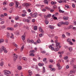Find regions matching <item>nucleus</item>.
<instances>
[{
  "label": "nucleus",
  "mask_w": 76,
  "mask_h": 76,
  "mask_svg": "<svg viewBox=\"0 0 76 76\" xmlns=\"http://www.w3.org/2000/svg\"><path fill=\"white\" fill-rule=\"evenodd\" d=\"M30 15L31 16V18H35L38 16V13H35L33 14L32 12H31L30 14Z\"/></svg>",
  "instance_id": "obj_1"
},
{
  "label": "nucleus",
  "mask_w": 76,
  "mask_h": 76,
  "mask_svg": "<svg viewBox=\"0 0 76 76\" xmlns=\"http://www.w3.org/2000/svg\"><path fill=\"white\" fill-rule=\"evenodd\" d=\"M4 75H7V74H11L10 72L7 70H4Z\"/></svg>",
  "instance_id": "obj_2"
},
{
  "label": "nucleus",
  "mask_w": 76,
  "mask_h": 76,
  "mask_svg": "<svg viewBox=\"0 0 76 76\" xmlns=\"http://www.w3.org/2000/svg\"><path fill=\"white\" fill-rule=\"evenodd\" d=\"M62 25H63V22L62 21L61 22H59L57 24L58 26V27H60Z\"/></svg>",
  "instance_id": "obj_3"
},
{
  "label": "nucleus",
  "mask_w": 76,
  "mask_h": 76,
  "mask_svg": "<svg viewBox=\"0 0 76 76\" xmlns=\"http://www.w3.org/2000/svg\"><path fill=\"white\" fill-rule=\"evenodd\" d=\"M14 56V61H16V60L17 59V58L18 57V55H17L16 54L14 53L13 54Z\"/></svg>",
  "instance_id": "obj_4"
},
{
  "label": "nucleus",
  "mask_w": 76,
  "mask_h": 76,
  "mask_svg": "<svg viewBox=\"0 0 76 76\" xmlns=\"http://www.w3.org/2000/svg\"><path fill=\"white\" fill-rule=\"evenodd\" d=\"M15 4L16 8H17L18 7V4H19V3L18 1H16L15 2Z\"/></svg>",
  "instance_id": "obj_5"
},
{
  "label": "nucleus",
  "mask_w": 76,
  "mask_h": 76,
  "mask_svg": "<svg viewBox=\"0 0 76 76\" xmlns=\"http://www.w3.org/2000/svg\"><path fill=\"white\" fill-rule=\"evenodd\" d=\"M7 30H9V31H12L13 30V28L11 27H7Z\"/></svg>",
  "instance_id": "obj_6"
},
{
  "label": "nucleus",
  "mask_w": 76,
  "mask_h": 76,
  "mask_svg": "<svg viewBox=\"0 0 76 76\" xmlns=\"http://www.w3.org/2000/svg\"><path fill=\"white\" fill-rule=\"evenodd\" d=\"M39 29L40 32H41L42 33H44V31L42 30V29L41 27H39Z\"/></svg>",
  "instance_id": "obj_7"
},
{
  "label": "nucleus",
  "mask_w": 76,
  "mask_h": 76,
  "mask_svg": "<svg viewBox=\"0 0 76 76\" xmlns=\"http://www.w3.org/2000/svg\"><path fill=\"white\" fill-rule=\"evenodd\" d=\"M23 22H27V23H29L30 22V21L29 20L27 19H24L23 20Z\"/></svg>",
  "instance_id": "obj_8"
},
{
  "label": "nucleus",
  "mask_w": 76,
  "mask_h": 76,
  "mask_svg": "<svg viewBox=\"0 0 76 76\" xmlns=\"http://www.w3.org/2000/svg\"><path fill=\"white\" fill-rule=\"evenodd\" d=\"M51 4L52 5H55V4H57V2L56 1H52L51 2Z\"/></svg>",
  "instance_id": "obj_9"
},
{
  "label": "nucleus",
  "mask_w": 76,
  "mask_h": 76,
  "mask_svg": "<svg viewBox=\"0 0 76 76\" xmlns=\"http://www.w3.org/2000/svg\"><path fill=\"white\" fill-rule=\"evenodd\" d=\"M22 39L23 40L25 39V34H24L22 36Z\"/></svg>",
  "instance_id": "obj_10"
},
{
  "label": "nucleus",
  "mask_w": 76,
  "mask_h": 76,
  "mask_svg": "<svg viewBox=\"0 0 76 76\" xmlns=\"http://www.w3.org/2000/svg\"><path fill=\"white\" fill-rule=\"evenodd\" d=\"M19 19V17L18 15H17L15 18V20H18Z\"/></svg>",
  "instance_id": "obj_11"
},
{
  "label": "nucleus",
  "mask_w": 76,
  "mask_h": 76,
  "mask_svg": "<svg viewBox=\"0 0 76 76\" xmlns=\"http://www.w3.org/2000/svg\"><path fill=\"white\" fill-rule=\"evenodd\" d=\"M59 44H60V43L57 42L56 43V47L58 48Z\"/></svg>",
  "instance_id": "obj_12"
},
{
  "label": "nucleus",
  "mask_w": 76,
  "mask_h": 76,
  "mask_svg": "<svg viewBox=\"0 0 76 76\" xmlns=\"http://www.w3.org/2000/svg\"><path fill=\"white\" fill-rule=\"evenodd\" d=\"M46 17L47 18H50L51 17V14H48L47 15H46Z\"/></svg>",
  "instance_id": "obj_13"
},
{
  "label": "nucleus",
  "mask_w": 76,
  "mask_h": 76,
  "mask_svg": "<svg viewBox=\"0 0 76 76\" xmlns=\"http://www.w3.org/2000/svg\"><path fill=\"white\" fill-rule=\"evenodd\" d=\"M63 19L64 20H67L68 19V17H64Z\"/></svg>",
  "instance_id": "obj_14"
},
{
  "label": "nucleus",
  "mask_w": 76,
  "mask_h": 76,
  "mask_svg": "<svg viewBox=\"0 0 76 76\" xmlns=\"http://www.w3.org/2000/svg\"><path fill=\"white\" fill-rule=\"evenodd\" d=\"M56 48L54 49V51H58L59 50V48L57 47H56Z\"/></svg>",
  "instance_id": "obj_15"
},
{
  "label": "nucleus",
  "mask_w": 76,
  "mask_h": 76,
  "mask_svg": "<svg viewBox=\"0 0 76 76\" xmlns=\"http://www.w3.org/2000/svg\"><path fill=\"white\" fill-rule=\"evenodd\" d=\"M6 36L7 38H9L10 37V34L8 32L7 33Z\"/></svg>",
  "instance_id": "obj_16"
},
{
  "label": "nucleus",
  "mask_w": 76,
  "mask_h": 76,
  "mask_svg": "<svg viewBox=\"0 0 76 76\" xmlns=\"http://www.w3.org/2000/svg\"><path fill=\"white\" fill-rule=\"evenodd\" d=\"M44 3L45 4H48V1L47 0H44Z\"/></svg>",
  "instance_id": "obj_17"
},
{
  "label": "nucleus",
  "mask_w": 76,
  "mask_h": 76,
  "mask_svg": "<svg viewBox=\"0 0 76 76\" xmlns=\"http://www.w3.org/2000/svg\"><path fill=\"white\" fill-rule=\"evenodd\" d=\"M19 26V23H17L15 25H14V28H16V27H18Z\"/></svg>",
  "instance_id": "obj_18"
},
{
  "label": "nucleus",
  "mask_w": 76,
  "mask_h": 76,
  "mask_svg": "<svg viewBox=\"0 0 76 76\" xmlns=\"http://www.w3.org/2000/svg\"><path fill=\"white\" fill-rule=\"evenodd\" d=\"M69 24V22L67 21H66L65 23L63 22V25H67Z\"/></svg>",
  "instance_id": "obj_19"
},
{
  "label": "nucleus",
  "mask_w": 76,
  "mask_h": 76,
  "mask_svg": "<svg viewBox=\"0 0 76 76\" xmlns=\"http://www.w3.org/2000/svg\"><path fill=\"white\" fill-rule=\"evenodd\" d=\"M74 61H73V60H72L71 61V64L72 65V66H73L74 65Z\"/></svg>",
  "instance_id": "obj_20"
},
{
  "label": "nucleus",
  "mask_w": 76,
  "mask_h": 76,
  "mask_svg": "<svg viewBox=\"0 0 76 76\" xmlns=\"http://www.w3.org/2000/svg\"><path fill=\"white\" fill-rule=\"evenodd\" d=\"M37 43V44H39L40 42H41V40H40V39H38L37 41H36Z\"/></svg>",
  "instance_id": "obj_21"
},
{
  "label": "nucleus",
  "mask_w": 76,
  "mask_h": 76,
  "mask_svg": "<svg viewBox=\"0 0 76 76\" xmlns=\"http://www.w3.org/2000/svg\"><path fill=\"white\" fill-rule=\"evenodd\" d=\"M31 5V4H28V3H26V6L27 7V6H30Z\"/></svg>",
  "instance_id": "obj_22"
},
{
  "label": "nucleus",
  "mask_w": 76,
  "mask_h": 76,
  "mask_svg": "<svg viewBox=\"0 0 76 76\" xmlns=\"http://www.w3.org/2000/svg\"><path fill=\"white\" fill-rule=\"evenodd\" d=\"M28 73L30 75H32V71H31L30 70L28 71Z\"/></svg>",
  "instance_id": "obj_23"
},
{
  "label": "nucleus",
  "mask_w": 76,
  "mask_h": 76,
  "mask_svg": "<svg viewBox=\"0 0 76 76\" xmlns=\"http://www.w3.org/2000/svg\"><path fill=\"white\" fill-rule=\"evenodd\" d=\"M49 28L51 29H54V27L51 26H49Z\"/></svg>",
  "instance_id": "obj_24"
},
{
  "label": "nucleus",
  "mask_w": 76,
  "mask_h": 76,
  "mask_svg": "<svg viewBox=\"0 0 76 76\" xmlns=\"http://www.w3.org/2000/svg\"><path fill=\"white\" fill-rule=\"evenodd\" d=\"M18 69L19 70H20L22 69V66H20L18 67Z\"/></svg>",
  "instance_id": "obj_25"
},
{
  "label": "nucleus",
  "mask_w": 76,
  "mask_h": 76,
  "mask_svg": "<svg viewBox=\"0 0 76 76\" xmlns=\"http://www.w3.org/2000/svg\"><path fill=\"white\" fill-rule=\"evenodd\" d=\"M4 39H0V44L1 43H2V42H4Z\"/></svg>",
  "instance_id": "obj_26"
},
{
  "label": "nucleus",
  "mask_w": 76,
  "mask_h": 76,
  "mask_svg": "<svg viewBox=\"0 0 76 76\" xmlns=\"http://www.w3.org/2000/svg\"><path fill=\"white\" fill-rule=\"evenodd\" d=\"M34 29L35 31H37V26H35L34 27Z\"/></svg>",
  "instance_id": "obj_27"
},
{
  "label": "nucleus",
  "mask_w": 76,
  "mask_h": 76,
  "mask_svg": "<svg viewBox=\"0 0 76 76\" xmlns=\"http://www.w3.org/2000/svg\"><path fill=\"white\" fill-rule=\"evenodd\" d=\"M43 35H44V34L43 33L39 34V37H42Z\"/></svg>",
  "instance_id": "obj_28"
},
{
  "label": "nucleus",
  "mask_w": 76,
  "mask_h": 76,
  "mask_svg": "<svg viewBox=\"0 0 76 76\" xmlns=\"http://www.w3.org/2000/svg\"><path fill=\"white\" fill-rule=\"evenodd\" d=\"M4 64V63L2 61L1 63V64H0V65L1 66H3Z\"/></svg>",
  "instance_id": "obj_29"
},
{
  "label": "nucleus",
  "mask_w": 76,
  "mask_h": 76,
  "mask_svg": "<svg viewBox=\"0 0 76 76\" xmlns=\"http://www.w3.org/2000/svg\"><path fill=\"white\" fill-rule=\"evenodd\" d=\"M38 65L39 66H44V64L39 63Z\"/></svg>",
  "instance_id": "obj_30"
},
{
  "label": "nucleus",
  "mask_w": 76,
  "mask_h": 76,
  "mask_svg": "<svg viewBox=\"0 0 76 76\" xmlns=\"http://www.w3.org/2000/svg\"><path fill=\"white\" fill-rule=\"evenodd\" d=\"M59 11L60 13H64V11H62L61 10H59Z\"/></svg>",
  "instance_id": "obj_31"
},
{
  "label": "nucleus",
  "mask_w": 76,
  "mask_h": 76,
  "mask_svg": "<svg viewBox=\"0 0 76 76\" xmlns=\"http://www.w3.org/2000/svg\"><path fill=\"white\" fill-rule=\"evenodd\" d=\"M23 60H24L25 61H27V59H26V58L25 57H23Z\"/></svg>",
  "instance_id": "obj_32"
},
{
  "label": "nucleus",
  "mask_w": 76,
  "mask_h": 76,
  "mask_svg": "<svg viewBox=\"0 0 76 76\" xmlns=\"http://www.w3.org/2000/svg\"><path fill=\"white\" fill-rule=\"evenodd\" d=\"M45 67H43V73H45Z\"/></svg>",
  "instance_id": "obj_33"
},
{
  "label": "nucleus",
  "mask_w": 76,
  "mask_h": 76,
  "mask_svg": "<svg viewBox=\"0 0 76 76\" xmlns=\"http://www.w3.org/2000/svg\"><path fill=\"white\" fill-rule=\"evenodd\" d=\"M24 48V45H23L21 47V51H23V49Z\"/></svg>",
  "instance_id": "obj_34"
},
{
  "label": "nucleus",
  "mask_w": 76,
  "mask_h": 76,
  "mask_svg": "<svg viewBox=\"0 0 76 76\" xmlns=\"http://www.w3.org/2000/svg\"><path fill=\"white\" fill-rule=\"evenodd\" d=\"M68 57H68V56H65L64 57V60H67V59L68 58Z\"/></svg>",
  "instance_id": "obj_35"
},
{
  "label": "nucleus",
  "mask_w": 76,
  "mask_h": 76,
  "mask_svg": "<svg viewBox=\"0 0 76 76\" xmlns=\"http://www.w3.org/2000/svg\"><path fill=\"white\" fill-rule=\"evenodd\" d=\"M34 40H33V39H31L30 40V43H31V44H33V43H34Z\"/></svg>",
  "instance_id": "obj_36"
},
{
  "label": "nucleus",
  "mask_w": 76,
  "mask_h": 76,
  "mask_svg": "<svg viewBox=\"0 0 76 76\" xmlns=\"http://www.w3.org/2000/svg\"><path fill=\"white\" fill-rule=\"evenodd\" d=\"M55 70L56 69L55 68H51L50 69V70H51V71H55Z\"/></svg>",
  "instance_id": "obj_37"
},
{
  "label": "nucleus",
  "mask_w": 76,
  "mask_h": 76,
  "mask_svg": "<svg viewBox=\"0 0 76 76\" xmlns=\"http://www.w3.org/2000/svg\"><path fill=\"white\" fill-rule=\"evenodd\" d=\"M45 22L46 24H47V25L48 24V23H49L48 21V20H46Z\"/></svg>",
  "instance_id": "obj_38"
},
{
  "label": "nucleus",
  "mask_w": 76,
  "mask_h": 76,
  "mask_svg": "<svg viewBox=\"0 0 76 76\" xmlns=\"http://www.w3.org/2000/svg\"><path fill=\"white\" fill-rule=\"evenodd\" d=\"M31 40H29V39H27V42H28V44H29V43H30V42Z\"/></svg>",
  "instance_id": "obj_39"
},
{
  "label": "nucleus",
  "mask_w": 76,
  "mask_h": 76,
  "mask_svg": "<svg viewBox=\"0 0 76 76\" xmlns=\"http://www.w3.org/2000/svg\"><path fill=\"white\" fill-rule=\"evenodd\" d=\"M1 28H2V29H4L6 28V26L4 25L2 26H1Z\"/></svg>",
  "instance_id": "obj_40"
},
{
  "label": "nucleus",
  "mask_w": 76,
  "mask_h": 76,
  "mask_svg": "<svg viewBox=\"0 0 76 76\" xmlns=\"http://www.w3.org/2000/svg\"><path fill=\"white\" fill-rule=\"evenodd\" d=\"M29 56H35V55L33 53H31L29 54Z\"/></svg>",
  "instance_id": "obj_41"
},
{
  "label": "nucleus",
  "mask_w": 76,
  "mask_h": 76,
  "mask_svg": "<svg viewBox=\"0 0 76 76\" xmlns=\"http://www.w3.org/2000/svg\"><path fill=\"white\" fill-rule=\"evenodd\" d=\"M69 48V51H72V47H70Z\"/></svg>",
  "instance_id": "obj_42"
},
{
  "label": "nucleus",
  "mask_w": 76,
  "mask_h": 76,
  "mask_svg": "<svg viewBox=\"0 0 76 76\" xmlns=\"http://www.w3.org/2000/svg\"><path fill=\"white\" fill-rule=\"evenodd\" d=\"M13 4H14L13 3H11L10 4V6L11 7H12V6H13Z\"/></svg>",
  "instance_id": "obj_43"
},
{
  "label": "nucleus",
  "mask_w": 76,
  "mask_h": 76,
  "mask_svg": "<svg viewBox=\"0 0 76 76\" xmlns=\"http://www.w3.org/2000/svg\"><path fill=\"white\" fill-rule=\"evenodd\" d=\"M62 38H66V36H65V35H64V34H63L62 35Z\"/></svg>",
  "instance_id": "obj_44"
},
{
  "label": "nucleus",
  "mask_w": 76,
  "mask_h": 76,
  "mask_svg": "<svg viewBox=\"0 0 76 76\" xmlns=\"http://www.w3.org/2000/svg\"><path fill=\"white\" fill-rule=\"evenodd\" d=\"M33 61H37V59H36L35 58H33Z\"/></svg>",
  "instance_id": "obj_45"
},
{
  "label": "nucleus",
  "mask_w": 76,
  "mask_h": 76,
  "mask_svg": "<svg viewBox=\"0 0 76 76\" xmlns=\"http://www.w3.org/2000/svg\"><path fill=\"white\" fill-rule=\"evenodd\" d=\"M30 53L31 52V53H35V50H30Z\"/></svg>",
  "instance_id": "obj_46"
},
{
  "label": "nucleus",
  "mask_w": 76,
  "mask_h": 76,
  "mask_svg": "<svg viewBox=\"0 0 76 76\" xmlns=\"http://www.w3.org/2000/svg\"><path fill=\"white\" fill-rule=\"evenodd\" d=\"M3 49L2 48H0V53H1L3 51Z\"/></svg>",
  "instance_id": "obj_47"
},
{
  "label": "nucleus",
  "mask_w": 76,
  "mask_h": 76,
  "mask_svg": "<svg viewBox=\"0 0 76 76\" xmlns=\"http://www.w3.org/2000/svg\"><path fill=\"white\" fill-rule=\"evenodd\" d=\"M16 34L17 35H19V31H17L16 33Z\"/></svg>",
  "instance_id": "obj_48"
},
{
  "label": "nucleus",
  "mask_w": 76,
  "mask_h": 76,
  "mask_svg": "<svg viewBox=\"0 0 76 76\" xmlns=\"http://www.w3.org/2000/svg\"><path fill=\"white\" fill-rule=\"evenodd\" d=\"M49 62L50 63H53V59H50L49 60Z\"/></svg>",
  "instance_id": "obj_49"
},
{
  "label": "nucleus",
  "mask_w": 76,
  "mask_h": 76,
  "mask_svg": "<svg viewBox=\"0 0 76 76\" xmlns=\"http://www.w3.org/2000/svg\"><path fill=\"white\" fill-rule=\"evenodd\" d=\"M58 3H61L62 1H61V0H58Z\"/></svg>",
  "instance_id": "obj_50"
},
{
  "label": "nucleus",
  "mask_w": 76,
  "mask_h": 76,
  "mask_svg": "<svg viewBox=\"0 0 76 76\" xmlns=\"http://www.w3.org/2000/svg\"><path fill=\"white\" fill-rule=\"evenodd\" d=\"M69 44H70V45H72L73 44V43H72V42H70L69 43Z\"/></svg>",
  "instance_id": "obj_51"
},
{
  "label": "nucleus",
  "mask_w": 76,
  "mask_h": 76,
  "mask_svg": "<svg viewBox=\"0 0 76 76\" xmlns=\"http://www.w3.org/2000/svg\"><path fill=\"white\" fill-rule=\"evenodd\" d=\"M58 70H60V69H62V67L60 66H58Z\"/></svg>",
  "instance_id": "obj_52"
},
{
  "label": "nucleus",
  "mask_w": 76,
  "mask_h": 76,
  "mask_svg": "<svg viewBox=\"0 0 76 76\" xmlns=\"http://www.w3.org/2000/svg\"><path fill=\"white\" fill-rule=\"evenodd\" d=\"M66 35H67V36H70V33H69L67 32L66 33Z\"/></svg>",
  "instance_id": "obj_53"
},
{
  "label": "nucleus",
  "mask_w": 76,
  "mask_h": 76,
  "mask_svg": "<svg viewBox=\"0 0 76 76\" xmlns=\"http://www.w3.org/2000/svg\"><path fill=\"white\" fill-rule=\"evenodd\" d=\"M10 38H12V39H15V37L14 36H11L10 37Z\"/></svg>",
  "instance_id": "obj_54"
},
{
  "label": "nucleus",
  "mask_w": 76,
  "mask_h": 76,
  "mask_svg": "<svg viewBox=\"0 0 76 76\" xmlns=\"http://www.w3.org/2000/svg\"><path fill=\"white\" fill-rule=\"evenodd\" d=\"M65 7H67V9L69 8V5H65Z\"/></svg>",
  "instance_id": "obj_55"
},
{
  "label": "nucleus",
  "mask_w": 76,
  "mask_h": 76,
  "mask_svg": "<svg viewBox=\"0 0 76 76\" xmlns=\"http://www.w3.org/2000/svg\"><path fill=\"white\" fill-rule=\"evenodd\" d=\"M53 9H56L57 8V6L56 5H54L53 7Z\"/></svg>",
  "instance_id": "obj_56"
},
{
  "label": "nucleus",
  "mask_w": 76,
  "mask_h": 76,
  "mask_svg": "<svg viewBox=\"0 0 76 76\" xmlns=\"http://www.w3.org/2000/svg\"><path fill=\"white\" fill-rule=\"evenodd\" d=\"M46 60H47V58H43V61H44H44H46Z\"/></svg>",
  "instance_id": "obj_57"
},
{
  "label": "nucleus",
  "mask_w": 76,
  "mask_h": 76,
  "mask_svg": "<svg viewBox=\"0 0 76 76\" xmlns=\"http://www.w3.org/2000/svg\"><path fill=\"white\" fill-rule=\"evenodd\" d=\"M0 16L1 18H4V15L3 14H1L0 15Z\"/></svg>",
  "instance_id": "obj_58"
},
{
  "label": "nucleus",
  "mask_w": 76,
  "mask_h": 76,
  "mask_svg": "<svg viewBox=\"0 0 76 76\" xmlns=\"http://www.w3.org/2000/svg\"><path fill=\"white\" fill-rule=\"evenodd\" d=\"M67 41H68V42H70V41H71V39H68L67 40Z\"/></svg>",
  "instance_id": "obj_59"
},
{
  "label": "nucleus",
  "mask_w": 76,
  "mask_h": 76,
  "mask_svg": "<svg viewBox=\"0 0 76 76\" xmlns=\"http://www.w3.org/2000/svg\"><path fill=\"white\" fill-rule=\"evenodd\" d=\"M42 11H43V12H46V9H43L42 10Z\"/></svg>",
  "instance_id": "obj_60"
},
{
  "label": "nucleus",
  "mask_w": 76,
  "mask_h": 76,
  "mask_svg": "<svg viewBox=\"0 0 76 76\" xmlns=\"http://www.w3.org/2000/svg\"><path fill=\"white\" fill-rule=\"evenodd\" d=\"M2 48V50H4L5 48H4V46H2V48Z\"/></svg>",
  "instance_id": "obj_61"
},
{
  "label": "nucleus",
  "mask_w": 76,
  "mask_h": 76,
  "mask_svg": "<svg viewBox=\"0 0 76 76\" xmlns=\"http://www.w3.org/2000/svg\"><path fill=\"white\" fill-rule=\"evenodd\" d=\"M64 47L66 49H68V47L67 46H64Z\"/></svg>",
  "instance_id": "obj_62"
},
{
  "label": "nucleus",
  "mask_w": 76,
  "mask_h": 76,
  "mask_svg": "<svg viewBox=\"0 0 76 76\" xmlns=\"http://www.w3.org/2000/svg\"><path fill=\"white\" fill-rule=\"evenodd\" d=\"M39 16H40V17H42V14H39Z\"/></svg>",
  "instance_id": "obj_63"
},
{
  "label": "nucleus",
  "mask_w": 76,
  "mask_h": 76,
  "mask_svg": "<svg viewBox=\"0 0 76 76\" xmlns=\"http://www.w3.org/2000/svg\"><path fill=\"white\" fill-rule=\"evenodd\" d=\"M73 29H74V31H76V27H73Z\"/></svg>",
  "instance_id": "obj_64"
}]
</instances>
